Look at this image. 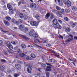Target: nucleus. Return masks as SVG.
I'll use <instances>...</instances> for the list:
<instances>
[{
	"mask_svg": "<svg viewBox=\"0 0 77 77\" xmlns=\"http://www.w3.org/2000/svg\"><path fill=\"white\" fill-rule=\"evenodd\" d=\"M14 77H18V76L19 75V74H17L14 75Z\"/></svg>",
	"mask_w": 77,
	"mask_h": 77,
	"instance_id": "nucleus-48",
	"label": "nucleus"
},
{
	"mask_svg": "<svg viewBox=\"0 0 77 77\" xmlns=\"http://www.w3.org/2000/svg\"><path fill=\"white\" fill-rule=\"evenodd\" d=\"M19 28L20 30H21V31H23V30H24V27L22 25H20L19 26Z\"/></svg>",
	"mask_w": 77,
	"mask_h": 77,
	"instance_id": "nucleus-15",
	"label": "nucleus"
},
{
	"mask_svg": "<svg viewBox=\"0 0 77 77\" xmlns=\"http://www.w3.org/2000/svg\"><path fill=\"white\" fill-rule=\"evenodd\" d=\"M17 15H20V11H18L17 13Z\"/></svg>",
	"mask_w": 77,
	"mask_h": 77,
	"instance_id": "nucleus-62",
	"label": "nucleus"
},
{
	"mask_svg": "<svg viewBox=\"0 0 77 77\" xmlns=\"http://www.w3.org/2000/svg\"><path fill=\"white\" fill-rule=\"evenodd\" d=\"M20 37H21L22 38L24 39H25V40H29V38L27 37L26 35H20Z\"/></svg>",
	"mask_w": 77,
	"mask_h": 77,
	"instance_id": "nucleus-3",
	"label": "nucleus"
},
{
	"mask_svg": "<svg viewBox=\"0 0 77 77\" xmlns=\"http://www.w3.org/2000/svg\"><path fill=\"white\" fill-rule=\"evenodd\" d=\"M51 66H47V68L48 69H47V71H51Z\"/></svg>",
	"mask_w": 77,
	"mask_h": 77,
	"instance_id": "nucleus-27",
	"label": "nucleus"
},
{
	"mask_svg": "<svg viewBox=\"0 0 77 77\" xmlns=\"http://www.w3.org/2000/svg\"><path fill=\"white\" fill-rule=\"evenodd\" d=\"M27 72L29 74H32V68L31 67H28L27 69Z\"/></svg>",
	"mask_w": 77,
	"mask_h": 77,
	"instance_id": "nucleus-9",
	"label": "nucleus"
},
{
	"mask_svg": "<svg viewBox=\"0 0 77 77\" xmlns=\"http://www.w3.org/2000/svg\"><path fill=\"white\" fill-rule=\"evenodd\" d=\"M52 12H53L54 13H55V12H56V10H55L53 9L52 10Z\"/></svg>",
	"mask_w": 77,
	"mask_h": 77,
	"instance_id": "nucleus-55",
	"label": "nucleus"
},
{
	"mask_svg": "<svg viewBox=\"0 0 77 77\" xmlns=\"http://www.w3.org/2000/svg\"><path fill=\"white\" fill-rule=\"evenodd\" d=\"M66 5H67L68 7H70L71 6V2L69 0H68L65 4Z\"/></svg>",
	"mask_w": 77,
	"mask_h": 77,
	"instance_id": "nucleus-4",
	"label": "nucleus"
},
{
	"mask_svg": "<svg viewBox=\"0 0 77 77\" xmlns=\"http://www.w3.org/2000/svg\"><path fill=\"white\" fill-rule=\"evenodd\" d=\"M58 3H59V5L62 6L63 5V2H62V0H57Z\"/></svg>",
	"mask_w": 77,
	"mask_h": 77,
	"instance_id": "nucleus-13",
	"label": "nucleus"
},
{
	"mask_svg": "<svg viewBox=\"0 0 77 77\" xmlns=\"http://www.w3.org/2000/svg\"><path fill=\"white\" fill-rule=\"evenodd\" d=\"M71 31V29L69 27H66L65 29V31L67 33H68V32H70Z\"/></svg>",
	"mask_w": 77,
	"mask_h": 77,
	"instance_id": "nucleus-16",
	"label": "nucleus"
},
{
	"mask_svg": "<svg viewBox=\"0 0 77 77\" xmlns=\"http://www.w3.org/2000/svg\"><path fill=\"white\" fill-rule=\"evenodd\" d=\"M5 69V66L4 65L2 64L0 65V70H1L2 71H4Z\"/></svg>",
	"mask_w": 77,
	"mask_h": 77,
	"instance_id": "nucleus-5",
	"label": "nucleus"
},
{
	"mask_svg": "<svg viewBox=\"0 0 77 77\" xmlns=\"http://www.w3.org/2000/svg\"><path fill=\"white\" fill-rule=\"evenodd\" d=\"M59 38H60V39H63V36H61V35H60L59 37Z\"/></svg>",
	"mask_w": 77,
	"mask_h": 77,
	"instance_id": "nucleus-56",
	"label": "nucleus"
},
{
	"mask_svg": "<svg viewBox=\"0 0 77 77\" xmlns=\"http://www.w3.org/2000/svg\"><path fill=\"white\" fill-rule=\"evenodd\" d=\"M15 67L18 69H20L21 68L20 65L17 64H15Z\"/></svg>",
	"mask_w": 77,
	"mask_h": 77,
	"instance_id": "nucleus-12",
	"label": "nucleus"
},
{
	"mask_svg": "<svg viewBox=\"0 0 77 77\" xmlns=\"http://www.w3.org/2000/svg\"><path fill=\"white\" fill-rule=\"evenodd\" d=\"M14 24H16L17 25V26H18V25L19 24H20V23H19V22L18 21H16V22Z\"/></svg>",
	"mask_w": 77,
	"mask_h": 77,
	"instance_id": "nucleus-44",
	"label": "nucleus"
},
{
	"mask_svg": "<svg viewBox=\"0 0 77 77\" xmlns=\"http://www.w3.org/2000/svg\"><path fill=\"white\" fill-rule=\"evenodd\" d=\"M76 24H77V23H76V22H75L74 23H73L71 26V27H72V28H74V27H75Z\"/></svg>",
	"mask_w": 77,
	"mask_h": 77,
	"instance_id": "nucleus-22",
	"label": "nucleus"
},
{
	"mask_svg": "<svg viewBox=\"0 0 77 77\" xmlns=\"http://www.w3.org/2000/svg\"><path fill=\"white\" fill-rule=\"evenodd\" d=\"M19 55L20 56L22 57H24V56H25V54L23 53L20 54Z\"/></svg>",
	"mask_w": 77,
	"mask_h": 77,
	"instance_id": "nucleus-31",
	"label": "nucleus"
},
{
	"mask_svg": "<svg viewBox=\"0 0 77 77\" xmlns=\"http://www.w3.org/2000/svg\"><path fill=\"white\" fill-rule=\"evenodd\" d=\"M4 23L6 26H10V23L8 21L4 20Z\"/></svg>",
	"mask_w": 77,
	"mask_h": 77,
	"instance_id": "nucleus-7",
	"label": "nucleus"
},
{
	"mask_svg": "<svg viewBox=\"0 0 77 77\" xmlns=\"http://www.w3.org/2000/svg\"><path fill=\"white\" fill-rule=\"evenodd\" d=\"M17 51L19 53H21V51L20 49H18Z\"/></svg>",
	"mask_w": 77,
	"mask_h": 77,
	"instance_id": "nucleus-43",
	"label": "nucleus"
},
{
	"mask_svg": "<svg viewBox=\"0 0 77 77\" xmlns=\"http://www.w3.org/2000/svg\"><path fill=\"white\" fill-rule=\"evenodd\" d=\"M11 44H14V45L15 42H14V41H11Z\"/></svg>",
	"mask_w": 77,
	"mask_h": 77,
	"instance_id": "nucleus-59",
	"label": "nucleus"
},
{
	"mask_svg": "<svg viewBox=\"0 0 77 77\" xmlns=\"http://www.w3.org/2000/svg\"><path fill=\"white\" fill-rule=\"evenodd\" d=\"M21 47L22 48H26V46L24 44H22Z\"/></svg>",
	"mask_w": 77,
	"mask_h": 77,
	"instance_id": "nucleus-30",
	"label": "nucleus"
},
{
	"mask_svg": "<svg viewBox=\"0 0 77 77\" xmlns=\"http://www.w3.org/2000/svg\"><path fill=\"white\" fill-rule=\"evenodd\" d=\"M7 8L8 9H9L10 10H12V9H13V8H12V7L10 4H8L7 5Z\"/></svg>",
	"mask_w": 77,
	"mask_h": 77,
	"instance_id": "nucleus-14",
	"label": "nucleus"
},
{
	"mask_svg": "<svg viewBox=\"0 0 77 77\" xmlns=\"http://www.w3.org/2000/svg\"><path fill=\"white\" fill-rule=\"evenodd\" d=\"M53 23L54 24V25H55L56 26L58 23H57V20L55 18L54 20L53 21Z\"/></svg>",
	"mask_w": 77,
	"mask_h": 77,
	"instance_id": "nucleus-8",
	"label": "nucleus"
},
{
	"mask_svg": "<svg viewBox=\"0 0 77 77\" xmlns=\"http://www.w3.org/2000/svg\"><path fill=\"white\" fill-rule=\"evenodd\" d=\"M50 16V14L49 13H48L46 15L45 18L46 19H48V18Z\"/></svg>",
	"mask_w": 77,
	"mask_h": 77,
	"instance_id": "nucleus-25",
	"label": "nucleus"
},
{
	"mask_svg": "<svg viewBox=\"0 0 77 77\" xmlns=\"http://www.w3.org/2000/svg\"><path fill=\"white\" fill-rule=\"evenodd\" d=\"M16 21L17 20H16L15 19H13L11 20V22H12L13 23H14V24H15V23H16Z\"/></svg>",
	"mask_w": 77,
	"mask_h": 77,
	"instance_id": "nucleus-33",
	"label": "nucleus"
},
{
	"mask_svg": "<svg viewBox=\"0 0 77 77\" xmlns=\"http://www.w3.org/2000/svg\"><path fill=\"white\" fill-rule=\"evenodd\" d=\"M30 23L32 26H37L38 25V23L36 21H31Z\"/></svg>",
	"mask_w": 77,
	"mask_h": 77,
	"instance_id": "nucleus-1",
	"label": "nucleus"
},
{
	"mask_svg": "<svg viewBox=\"0 0 77 77\" xmlns=\"http://www.w3.org/2000/svg\"><path fill=\"white\" fill-rule=\"evenodd\" d=\"M56 27L58 29H62V27L60 26V25H59V24L58 23L56 25Z\"/></svg>",
	"mask_w": 77,
	"mask_h": 77,
	"instance_id": "nucleus-21",
	"label": "nucleus"
},
{
	"mask_svg": "<svg viewBox=\"0 0 77 77\" xmlns=\"http://www.w3.org/2000/svg\"><path fill=\"white\" fill-rule=\"evenodd\" d=\"M43 43H47V40H44L43 41Z\"/></svg>",
	"mask_w": 77,
	"mask_h": 77,
	"instance_id": "nucleus-63",
	"label": "nucleus"
},
{
	"mask_svg": "<svg viewBox=\"0 0 77 77\" xmlns=\"http://www.w3.org/2000/svg\"><path fill=\"white\" fill-rule=\"evenodd\" d=\"M3 8L5 10H7V9L6 8V7L5 5H4L3 7Z\"/></svg>",
	"mask_w": 77,
	"mask_h": 77,
	"instance_id": "nucleus-52",
	"label": "nucleus"
},
{
	"mask_svg": "<svg viewBox=\"0 0 77 77\" xmlns=\"http://www.w3.org/2000/svg\"><path fill=\"white\" fill-rule=\"evenodd\" d=\"M50 18L51 20H53V19L54 18V15H53V14H52L51 15V16Z\"/></svg>",
	"mask_w": 77,
	"mask_h": 77,
	"instance_id": "nucleus-38",
	"label": "nucleus"
},
{
	"mask_svg": "<svg viewBox=\"0 0 77 77\" xmlns=\"http://www.w3.org/2000/svg\"><path fill=\"white\" fill-rule=\"evenodd\" d=\"M20 2L22 3V4H24L25 3H24V0H21Z\"/></svg>",
	"mask_w": 77,
	"mask_h": 77,
	"instance_id": "nucleus-57",
	"label": "nucleus"
},
{
	"mask_svg": "<svg viewBox=\"0 0 77 77\" xmlns=\"http://www.w3.org/2000/svg\"><path fill=\"white\" fill-rule=\"evenodd\" d=\"M41 66L43 68H45V66H46V65L45 64H42Z\"/></svg>",
	"mask_w": 77,
	"mask_h": 77,
	"instance_id": "nucleus-36",
	"label": "nucleus"
},
{
	"mask_svg": "<svg viewBox=\"0 0 77 77\" xmlns=\"http://www.w3.org/2000/svg\"><path fill=\"white\" fill-rule=\"evenodd\" d=\"M73 40V39L72 38H69L68 39L66 40V42L68 43L70 42V41H72Z\"/></svg>",
	"mask_w": 77,
	"mask_h": 77,
	"instance_id": "nucleus-19",
	"label": "nucleus"
},
{
	"mask_svg": "<svg viewBox=\"0 0 77 77\" xmlns=\"http://www.w3.org/2000/svg\"><path fill=\"white\" fill-rule=\"evenodd\" d=\"M1 62H2V63H3L4 62H6V61L5 60L2 59L1 60Z\"/></svg>",
	"mask_w": 77,
	"mask_h": 77,
	"instance_id": "nucleus-41",
	"label": "nucleus"
},
{
	"mask_svg": "<svg viewBox=\"0 0 77 77\" xmlns=\"http://www.w3.org/2000/svg\"><path fill=\"white\" fill-rule=\"evenodd\" d=\"M34 37L35 38H38V35H37V34H35Z\"/></svg>",
	"mask_w": 77,
	"mask_h": 77,
	"instance_id": "nucleus-51",
	"label": "nucleus"
},
{
	"mask_svg": "<svg viewBox=\"0 0 77 77\" xmlns=\"http://www.w3.org/2000/svg\"><path fill=\"white\" fill-rule=\"evenodd\" d=\"M56 8L57 10L58 11H60V8L58 6H57L56 7Z\"/></svg>",
	"mask_w": 77,
	"mask_h": 77,
	"instance_id": "nucleus-37",
	"label": "nucleus"
},
{
	"mask_svg": "<svg viewBox=\"0 0 77 77\" xmlns=\"http://www.w3.org/2000/svg\"><path fill=\"white\" fill-rule=\"evenodd\" d=\"M29 35L30 36H33L34 35V31H31L29 33Z\"/></svg>",
	"mask_w": 77,
	"mask_h": 77,
	"instance_id": "nucleus-17",
	"label": "nucleus"
},
{
	"mask_svg": "<svg viewBox=\"0 0 77 77\" xmlns=\"http://www.w3.org/2000/svg\"><path fill=\"white\" fill-rule=\"evenodd\" d=\"M5 18L6 20L8 21H9L11 20V18L9 16H6Z\"/></svg>",
	"mask_w": 77,
	"mask_h": 77,
	"instance_id": "nucleus-18",
	"label": "nucleus"
},
{
	"mask_svg": "<svg viewBox=\"0 0 77 77\" xmlns=\"http://www.w3.org/2000/svg\"><path fill=\"white\" fill-rule=\"evenodd\" d=\"M30 8H33L34 7L35 8H36V4L35 3H31L30 5Z\"/></svg>",
	"mask_w": 77,
	"mask_h": 77,
	"instance_id": "nucleus-10",
	"label": "nucleus"
},
{
	"mask_svg": "<svg viewBox=\"0 0 77 77\" xmlns=\"http://www.w3.org/2000/svg\"><path fill=\"white\" fill-rule=\"evenodd\" d=\"M34 41L36 42H39V40L38 39H34Z\"/></svg>",
	"mask_w": 77,
	"mask_h": 77,
	"instance_id": "nucleus-49",
	"label": "nucleus"
},
{
	"mask_svg": "<svg viewBox=\"0 0 77 77\" xmlns=\"http://www.w3.org/2000/svg\"><path fill=\"white\" fill-rule=\"evenodd\" d=\"M46 46H47V47H51V44H50V43H49L48 44H47Z\"/></svg>",
	"mask_w": 77,
	"mask_h": 77,
	"instance_id": "nucleus-47",
	"label": "nucleus"
},
{
	"mask_svg": "<svg viewBox=\"0 0 77 77\" xmlns=\"http://www.w3.org/2000/svg\"><path fill=\"white\" fill-rule=\"evenodd\" d=\"M35 45H36V46L37 47H38V48H42V47H41V46H39L36 44H35Z\"/></svg>",
	"mask_w": 77,
	"mask_h": 77,
	"instance_id": "nucleus-50",
	"label": "nucleus"
},
{
	"mask_svg": "<svg viewBox=\"0 0 77 77\" xmlns=\"http://www.w3.org/2000/svg\"><path fill=\"white\" fill-rule=\"evenodd\" d=\"M58 21L61 24H62V22L61 21V20H58Z\"/></svg>",
	"mask_w": 77,
	"mask_h": 77,
	"instance_id": "nucleus-58",
	"label": "nucleus"
},
{
	"mask_svg": "<svg viewBox=\"0 0 77 77\" xmlns=\"http://www.w3.org/2000/svg\"><path fill=\"white\" fill-rule=\"evenodd\" d=\"M4 53L5 55H6V56H8V54L7 53V52H6V51H4Z\"/></svg>",
	"mask_w": 77,
	"mask_h": 77,
	"instance_id": "nucleus-54",
	"label": "nucleus"
},
{
	"mask_svg": "<svg viewBox=\"0 0 77 77\" xmlns=\"http://www.w3.org/2000/svg\"><path fill=\"white\" fill-rule=\"evenodd\" d=\"M31 57L33 59H35V58H36V56L35 55V54H31Z\"/></svg>",
	"mask_w": 77,
	"mask_h": 77,
	"instance_id": "nucleus-26",
	"label": "nucleus"
},
{
	"mask_svg": "<svg viewBox=\"0 0 77 77\" xmlns=\"http://www.w3.org/2000/svg\"><path fill=\"white\" fill-rule=\"evenodd\" d=\"M3 44V41L2 40H0V45Z\"/></svg>",
	"mask_w": 77,
	"mask_h": 77,
	"instance_id": "nucleus-60",
	"label": "nucleus"
},
{
	"mask_svg": "<svg viewBox=\"0 0 77 77\" xmlns=\"http://www.w3.org/2000/svg\"><path fill=\"white\" fill-rule=\"evenodd\" d=\"M56 14L58 16V17H62V15L60 13H57Z\"/></svg>",
	"mask_w": 77,
	"mask_h": 77,
	"instance_id": "nucleus-23",
	"label": "nucleus"
},
{
	"mask_svg": "<svg viewBox=\"0 0 77 77\" xmlns=\"http://www.w3.org/2000/svg\"><path fill=\"white\" fill-rule=\"evenodd\" d=\"M66 0H63V1L65 4L66 3Z\"/></svg>",
	"mask_w": 77,
	"mask_h": 77,
	"instance_id": "nucleus-64",
	"label": "nucleus"
},
{
	"mask_svg": "<svg viewBox=\"0 0 77 77\" xmlns=\"http://www.w3.org/2000/svg\"><path fill=\"white\" fill-rule=\"evenodd\" d=\"M72 8V10H73L74 11H77V8H76L75 6H73Z\"/></svg>",
	"mask_w": 77,
	"mask_h": 77,
	"instance_id": "nucleus-28",
	"label": "nucleus"
},
{
	"mask_svg": "<svg viewBox=\"0 0 77 77\" xmlns=\"http://www.w3.org/2000/svg\"><path fill=\"white\" fill-rule=\"evenodd\" d=\"M18 42L17 41H16L14 42V45H17V44H18Z\"/></svg>",
	"mask_w": 77,
	"mask_h": 77,
	"instance_id": "nucleus-46",
	"label": "nucleus"
},
{
	"mask_svg": "<svg viewBox=\"0 0 77 77\" xmlns=\"http://www.w3.org/2000/svg\"><path fill=\"white\" fill-rule=\"evenodd\" d=\"M18 47V46H16L14 48V50H17Z\"/></svg>",
	"mask_w": 77,
	"mask_h": 77,
	"instance_id": "nucleus-45",
	"label": "nucleus"
},
{
	"mask_svg": "<svg viewBox=\"0 0 77 77\" xmlns=\"http://www.w3.org/2000/svg\"><path fill=\"white\" fill-rule=\"evenodd\" d=\"M35 17L36 18V19H37V20H39V19H40V17L39 16V14H38L35 15Z\"/></svg>",
	"mask_w": 77,
	"mask_h": 77,
	"instance_id": "nucleus-20",
	"label": "nucleus"
},
{
	"mask_svg": "<svg viewBox=\"0 0 77 77\" xmlns=\"http://www.w3.org/2000/svg\"><path fill=\"white\" fill-rule=\"evenodd\" d=\"M73 23H73V22L71 21L69 22V24L71 26Z\"/></svg>",
	"mask_w": 77,
	"mask_h": 77,
	"instance_id": "nucleus-61",
	"label": "nucleus"
},
{
	"mask_svg": "<svg viewBox=\"0 0 77 77\" xmlns=\"http://www.w3.org/2000/svg\"><path fill=\"white\" fill-rule=\"evenodd\" d=\"M23 20H22L21 19H20L19 20V23L20 24H21V23H23Z\"/></svg>",
	"mask_w": 77,
	"mask_h": 77,
	"instance_id": "nucleus-42",
	"label": "nucleus"
},
{
	"mask_svg": "<svg viewBox=\"0 0 77 77\" xmlns=\"http://www.w3.org/2000/svg\"><path fill=\"white\" fill-rule=\"evenodd\" d=\"M65 11L66 13H69V10L68 9H65Z\"/></svg>",
	"mask_w": 77,
	"mask_h": 77,
	"instance_id": "nucleus-32",
	"label": "nucleus"
},
{
	"mask_svg": "<svg viewBox=\"0 0 77 77\" xmlns=\"http://www.w3.org/2000/svg\"><path fill=\"white\" fill-rule=\"evenodd\" d=\"M7 46L8 47L10 50H12L13 49V47H12V46L11 45V42H8L7 43Z\"/></svg>",
	"mask_w": 77,
	"mask_h": 77,
	"instance_id": "nucleus-2",
	"label": "nucleus"
},
{
	"mask_svg": "<svg viewBox=\"0 0 77 77\" xmlns=\"http://www.w3.org/2000/svg\"><path fill=\"white\" fill-rule=\"evenodd\" d=\"M48 62L49 63H51V64H52L53 63H54V62H55V60H54V59H52L49 60H48Z\"/></svg>",
	"mask_w": 77,
	"mask_h": 77,
	"instance_id": "nucleus-11",
	"label": "nucleus"
},
{
	"mask_svg": "<svg viewBox=\"0 0 77 77\" xmlns=\"http://www.w3.org/2000/svg\"><path fill=\"white\" fill-rule=\"evenodd\" d=\"M64 20L66 21H68V18L66 17H65L64 18Z\"/></svg>",
	"mask_w": 77,
	"mask_h": 77,
	"instance_id": "nucleus-34",
	"label": "nucleus"
},
{
	"mask_svg": "<svg viewBox=\"0 0 77 77\" xmlns=\"http://www.w3.org/2000/svg\"><path fill=\"white\" fill-rule=\"evenodd\" d=\"M17 11V9L16 8L14 9L13 10L12 9L10 10V14H14V13L15 12H16Z\"/></svg>",
	"mask_w": 77,
	"mask_h": 77,
	"instance_id": "nucleus-6",
	"label": "nucleus"
},
{
	"mask_svg": "<svg viewBox=\"0 0 77 77\" xmlns=\"http://www.w3.org/2000/svg\"><path fill=\"white\" fill-rule=\"evenodd\" d=\"M1 3L2 5H4L5 4V2L3 1H1Z\"/></svg>",
	"mask_w": 77,
	"mask_h": 77,
	"instance_id": "nucleus-39",
	"label": "nucleus"
},
{
	"mask_svg": "<svg viewBox=\"0 0 77 77\" xmlns=\"http://www.w3.org/2000/svg\"><path fill=\"white\" fill-rule=\"evenodd\" d=\"M29 29L28 28H25V33H26V32H27L28 31Z\"/></svg>",
	"mask_w": 77,
	"mask_h": 77,
	"instance_id": "nucleus-53",
	"label": "nucleus"
},
{
	"mask_svg": "<svg viewBox=\"0 0 77 77\" xmlns=\"http://www.w3.org/2000/svg\"><path fill=\"white\" fill-rule=\"evenodd\" d=\"M46 76L47 77H49V72H47L46 73Z\"/></svg>",
	"mask_w": 77,
	"mask_h": 77,
	"instance_id": "nucleus-40",
	"label": "nucleus"
},
{
	"mask_svg": "<svg viewBox=\"0 0 77 77\" xmlns=\"http://www.w3.org/2000/svg\"><path fill=\"white\" fill-rule=\"evenodd\" d=\"M24 58H25L26 59H27V60H29V56H27V55H25L24 56Z\"/></svg>",
	"mask_w": 77,
	"mask_h": 77,
	"instance_id": "nucleus-35",
	"label": "nucleus"
},
{
	"mask_svg": "<svg viewBox=\"0 0 77 77\" xmlns=\"http://www.w3.org/2000/svg\"><path fill=\"white\" fill-rule=\"evenodd\" d=\"M19 17L20 18L23 19V18H24V16H23V14L22 13H20V14Z\"/></svg>",
	"mask_w": 77,
	"mask_h": 77,
	"instance_id": "nucleus-29",
	"label": "nucleus"
},
{
	"mask_svg": "<svg viewBox=\"0 0 77 77\" xmlns=\"http://www.w3.org/2000/svg\"><path fill=\"white\" fill-rule=\"evenodd\" d=\"M40 11L41 13H42V14H45L46 13V11L45 9L41 10Z\"/></svg>",
	"mask_w": 77,
	"mask_h": 77,
	"instance_id": "nucleus-24",
	"label": "nucleus"
}]
</instances>
